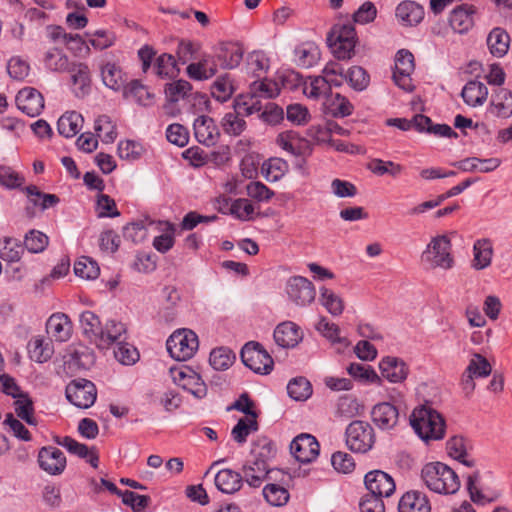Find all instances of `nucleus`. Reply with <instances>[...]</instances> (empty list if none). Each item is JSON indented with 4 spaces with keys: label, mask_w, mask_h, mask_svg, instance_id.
Masks as SVG:
<instances>
[{
    "label": "nucleus",
    "mask_w": 512,
    "mask_h": 512,
    "mask_svg": "<svg viewBox=\"0 0 512 512\" xmlns=\"http://www.w3.org/2000/svg\"><path fill=\"white\" fill-rule=\"evenodd\" d=\"M241 359L245 366L258 374H269L273 369V359L261 344L248 342L241 350Z\"/></svg>",
    "instance_id": "7"
},
{
    "label": "nucleus",
    "mask_w": 512,
    "mask_h": 512,
    "mask_svg": "<svg viewBox=\"0 0 512 512\" xmlns=\"http://www.w3.org/2000/svg\"><path fill=\"white\" fill-rule=\"evenodd\" d=\"M16 104L23 113L35 117L44 109V97L37 89L25 87L18 92Z\"/></svg>",
    "instance_id": "15"
},
{
    "label": "nucleus",
    "mask_w": 512,
    "mask_h": 512,
    "mask_svg": "<svg viewBox=\"0 0 512 512\" xmlns=\"http://www.w3.org/2000/svg\"><path fill=\"white\" fill-rule=\"evenodd\" d=\"M72 73L71 78L72 82L75 86H78L82 95H84L90 85V70L89 67L84 63L73 64V67H70V71Z\"/></svg>",
    "instance_id": "60"
},
{
    "label": "nucleus",
    "mask_w": 512,
    "mask_h": 512,
    "mask_svg": "<svg viewBox=\"0 0 512 512\" xmlns=\"http://www.w3.org/2000/svg\"><path fill=\"white\" fill-rule=\"evenodd\" d=\"M461 96L467 105L480 106L487 99L488 88L482 82L469 81L462 89Z\"/></svg>",
    "instance_id": "33"
},
{
    "label": "nucleus",
    "mask_w": 512,
    "mask_h": 512,
    "mask_svg": "<svg viewBox=\"0 0 512 512\" xmlns=\"http://www.w3.org/2000/svg\"><path fill=\"white\" fill-rule=\"evenodd\" d=\"M145 149L139 142L133 140L120 141L118 144V155L121 159L134 161L141 157Z\"/></svg>",
    "instance_id": "63"
},
{
    "label": "nucleus",
    "mask_w": 512,
    "mask_h": 512,
    "mask_svg": "<svg viewBox=\"0 0 512 512\" xmlns=\"http://www.w3.org/2000/svg\"><path fill=\"white\" fill-rule=\"evenodd\" d=\"M501 164L499 158L480 159L477 157H469L461 161L453 163L454 166L464 172L479 171L489 173L496 170Z\"/></svg>",
    "instance_id": "31"
},
{
    "label": "nucleus",
    "mask_w": 512,
    "mask_h": 512,
    "mask_svg": "<svg viewBox=\"0 0 512 512\" xmlns=\"http://www.w3.org/2000/svg\"><path fill=\"white\" fill-rule=\"evenodd\" d=\"M409 420L415 433L425 442L438 441L445 436L444 418L427 404L414 408Z\"/></svg>",
    "instance_id": "3"
},
{
    "label": "nucleus",
    "mask_w": 512,
    "mask_h": 512,
    "mask_svg": "<svg viewBox=\"0 0 512 512\" xmlns=\"http://www.w3.org/2000/svg\"><path fill=\"white\" fill-rule=\"evenodd\" d=\"M235 361V354L227 348H217L210 353V365L219 371L227 370Z\"/></svg>",
    "instance_id": "54"
},
{
    "label": "nucleus",
    "mask_w": 512,
    "mask_h": 512,
    "mask_svg": "<svg viewBox=\"0 0 512 512\" xmlns=\"http://www.w3.org/2000/svg\"><path fill=\"white\" fill-rule=\"evenodd\" d=\"M194 135L197 141L208 147L213 146L218 141L220 132L215 124V121L209 116H199L195 119Z\"/></svg>",
    "instance_id": "18"
},
{
    "label": "nucleus",
    "mask_w": 512,
    "mask_h": 512,
    "mask_svg": "<svg viewBox=\"0 0 512 512\" xmlns=\"http://www.w3.org/2000/svg\"><path fill=\"white\" fill-rule=\"evenodd\" d=\"M262 171L269 182H276L288 171V163L281 158H271L263 164Z\"/></svg>",
    "instance_id": "48"
},
{
    "label": "nucleus",
    "mask_w": 512,
    "mask_h": 512,
    "mask_svg": "<svg viewBox=\"0 0 512 512\" xmlns=\"http://www.w3.org/2000/svg\"><path fill=\"white\" fill-rule=\"evenodd\" d=\"M15 413L19 418L24 420L29 425H37V420L34 417V407L32 400L27 394H21L16 397Z\"/></svg>",
    "instance_id": "53"
},
{
    "label": "nucleus",
    "mask_w": 512,
    "mask_h": 512,
    "mask_svg": "<svg viewBox=\"0 0 512 512\" xmlns=\"http://www.w3.org/2000/svg\"><path fill=\"white\" fill-rule=\"evenodd\" d=\"M361 406L356 398L343 396L336 404L335 414L338 417L349 419L360 414Z\"/></svg>",
    "instance_id": "59"
},
{
    "label": "nucleus",
    "mask_w": 512,
    "mask_h": 512,
    "mask_svg": "<svg viewBox=\"0 0 512 512\" xmlns=\"http://www.w3.org/2000/svg\"><path fill=\"white\" fill-rule=\"evenodd\" d=\"M320 51L313 42H306L294 50L295 63L303 68L312 67L319 60Z\"/></svg>",
    "instance_id": "37"
},
{
    "label": "nucleus",
    "mask_w": 512,
    "mask_h": 512,
    "mask_svg": "<svg viewBox=\"0 0 512 512\" xmlns=\"http://www.w3.org/2000/svg\"><path fill=\"white\" fill-rule=\"evenodd\" d=\"M365 485L371 496L383 499L390 497L395 491L394 479L386 472L373 470L365 475Z\"/></svg>",
    "instance_id": "14"
},
{
    "label": "nucleus",
    "mask_w": 512,
    "mask_h": 512,
    "mask_svg": "<svg viewBox=\"0 0 512 512\" xmlns=\"http://www.w3.org/2000/svg\"><path fill=\"white\" fill-rule=\"evenodd\" d=\"M45 67L53 72L70 71L71 63L63 50L53 47L47 50L43 57Z\"/></svg>",
    "instance_id": "38"
},
{
    "label": "nucleus",
    "mask_w": 512,
    "mask_h": 512,
    "mask_svg": "<svg viewBox=\"0 0 512 512\" xmlns=\"http://www.w3.org/2000/svg\"><path fill=\"white\" fill-rule=\"evenodd\" d=\"M170 375L176 385L189 391L196 398L201 399L206 396L207 387L204 381L191 368L185 366L171 368Z\"/></svg>",
    "instance_id": "10"
},
{
    "label": "nucleus",
    "mask_w": 512,
    "mask_h": 512,
    "mask_svg": "<svg viewBox=\"0 0 512 512\" xmlns=\"http://www.w3.org/2000/svg\"><path fill=\"white\" fill-rule=\"evenodd\" d=\"M40 467L50 475L62 473L66 467L64 453L56 447H43L38 453Z\"/></svg>",
    "instance_id": "17"
},
{
    "label": "nucleus",
    "mask_w": 512,
    "mask_h": 512,
    "mask_svg": "<svg viewBox=\"0 0 512 512\" xmlns=\"http://www.w3.org/2000/svg\"><path fill=\"white\" fill-rule=\"evenodd\" d=\"M372 421L382 430H390L399 420L398 409L391 403L383 402L375 405L371 412Z\"/></svg>",
    "instance_id": "20"
},
{
    "label": "nucleus",
    "mask_w": 512,
    "mask_h": 512,
    "mask_svg": "<svg viewBox=\"0 0 512 512\" xmlns=\"http://www.w3.org/2000/svg\"><path fill=\"white\" fill-rule=\"evenodd\" d=\"M222 68L233 69L237 67L243 58V49L234 43L221 45L216 56Z\"/></svg>",
    "instance_id": "34"
},
{
    "label": "nucleus",
    "mask_w": 512,
    "mask_h": 512,
    "mask_svg": "<svg viewBox=\"0 0 512 512\" xmlns=\"http://www.w3.org/2000/svg\"><path fill=\"white\" fill-rule=\"evenodd\" d=\"M102 81L108 88L118 91L121 88L124 89V83L126 79L122 73V70L115 63H106L100 67Z\"/></svg>",
    "instance_id": "41"
},
{
    "label": "nucleus",
    "mask_w": 512,
    "mask_h": 512,
    "mask_svg": "<svg viewBox=\"0 0 512 512\" xmlns=\"http://www.w3.org/2000/svg\"><path fill=\"white\" fill-rule=\"evenodd\" d=\"M302 339V332L299 327L291 322L286 321L279 324L274 330V340L282 348H293Z\"/></svg>",
    "instance_id": "25"
},
{
    "label": "nucleus",
    "mask_w": 512,
    "mask_h": 512,
    "mask_svg": "<svg viewBox=\"0 0 512 512\" xmlns=\"http://www.w3.org/2000/svg\"><path fill=\"white\" fill-rule=\"evenodd\" d=\"M347 372L354 379H357V380L365 382V383H372V384L380 385L382 382L381 377L369 365L360 364V363H351L347 367Z\"/></svg>",
    "instance_id": "45"
},
{
    "label": "nucleus",
    "mask_w": 512,
    "mask_h": 512,
    "mask_svg": "<svg viewBox=\"0 0 512 512\" xmlns=\"http://www.w3.org/2000/svg\"><path fill=\"white\" fill-rule=\"evenodd\" d=\"M95 131L104 143H113L117 137L116 125L107 115H101L96 119Z\"/></svg>",
    "instance_id": "50"
},
{
    "label": "nucleus",
    "mask_w": 512,
    "mask_h": 512,
    "mask_svg": "<svg viewBox=\"0 0 512 512\" xmlns=\"http://www.w3.org/2000/svg\"><path fill=\"white\" fill-rule=\"evenodd\" d=\"M80 324L84 335L96 344L103 327L99 317L92 311H84L80 315Z\"/></svg>",
    "instance_id": "43"
},
{
    "label": "nucleus",
    "mask_w": 512,
    "mask_h": 512,
    "mask_svg": "<svg viewBox=\"0 0 512 512\" xmlns=\"http://www.w3.org/2000/svg\"><path fill=\"white\" fill-rule=\"evenodd\" d=\"M269 67V60L261 51H253L247 57L246 69L254 77L260 78Z\"/></svg>",
    "instance_id": "52"
},
{
    "label": "nucleus",
    "mask_w": 512,
    "mask_h": 512,
    "mask_svg": "<svg viewBox=\"0 0 512 512\" xmlns=\"http://www.w3.org/2000/svg\"><path fill=\"white\" fill-rule=\"evenodd\" d=\"M123 96L132 99L140 105L148 106L152 102V94L139 81L134 80L123 89Z\"/></svg>",
    "instance_id": "44"
},
{
    "label": "nucleus",
    "mask_w": 512,
    "mask_h": 512,
    "mask_svg": "<svg viewBox=\"0 0 512 512\" xmlns=\"http://www.w3.org/2000/svg\"><path fill=\"white\" fill-rule=\"evenodd\" d=\"M187 74L194 80H207L217 73V64L210 56H205L196 63L187 66Z\"/></svg>",
    "instance_id": "35"
},
{
    "label": "nucleus",
    "mask_w": 512,
    "mask_h": 512,
    "mask_svg": "<svg viewBox=\"0 0 512 512\" xmlns=\"http://www.w3.org/2000/svg\"><path fill=\"white\" fill-rule=\"evenodd\" d=\"M154 68L156 74L162 78H172L179 73L176 59L173 55L167 53L161 54L156 59Z\"/></svg>",
    "instance_id": "49"
},
{
    "label": "nucleus",
    "mask_w": 512,
    "mask_h": 512,
    "mask_svg": "<svg viewBox=\"0 0 512 512\" xmlns=\"http://www.w3.org/2000/svg\"><path fill=\"white\" fill-rule=\"evenodd\" d=\"M510 38L502 28H494L487 37L490 53L496 57H503L509 49Z\"/></svg>",
    "instance_id": "40"
},
{
    "label": "nucleus",
    "mask_w": 512,
    "mask_h": 512,
    "mask_svg": "<svg viewBox=\"0 0 512 512\" xmlns=\"http://www.w3.org/2000/svg\"><path fill=\"white\" fill-rule=\"evenodd\" d=\"M381 376L391 383L403 382L409 373L406 363L397 357H384L379 363Z\"/></svg>",
    "instance_id": "19"
},
{
    "label": "nucleus",
    "mask_w": 512,
    "mask_h": 512,
    "mask_svg": "<svg viewBox=\"0 0 512 512\" xmlns=\"http://www.w3.org/2000/svg\"><path fill=\"white\" fill-rule=\"evenodd\" d=\"M286 293L293 303L301 307L310 305L316 296L312 282L302 276H293L288 279Z\"/></svg>",
    "instance_id": "12"
},
{
    "label": "nucleus",
    "mask_w": 512,
    "mask_h": 512,
    "mask_svg": "<svg viewBox=\"0 0 512 512\" xmlns=\"http://www.w3.org/2000/svg\"><path fill=\"white\" fill-rule=\"evenodd\" d=\"M23 253L22 246L14 238H4L0 241V258L7 262H18Z\"/></svg>",
    "instance_id": "58"
},
{
    "label": "nucleus",
    "mask_w": 512,
    "mask_h": 512,
    "mask_svg": "<svg viewBox=\"0 0 512 512\" xmlns=\"http://www.w3.org/2000/svg\"><path fill=\"white\" fill-rule=\"evenodd\" d=\"M167 350L178 361L190 359L198 349V337L189 329L175 331L167 340Z\"/></svg>",
    "instance_id": "6"
},
{
    "label": "nucleus",
    "mask_w": 512,
    "mask_h": 512,
    "mask_svg": "<svg viewBox=\"0 0 512 512\" xmlns=\"http://www.w3.org/2000/svg\"><path fill=\"white\" fill-rule=\"evenodd\" d=\"M46 331L55 341L65 342L71 337L72 324L64 313H55L47 320Z\"/></svg>",
    "instance_id": "22"
},
{
    "label": "nucleus",
    "mask_w": 512,
    "mask_h": 512,
    "mask_svg": "<svg viewBox=\"0 0 512 512\" xmlns=\"http://www.w3.org/2000/svg\"><path fill=\"white\" fill-rule=\"evenodd\" d=\"M221 125L224 132L232 136H239L246 129V122L237 111L226 113L222 118Z\"/></svg>",
    "instance_id": "57"
},
{
    "label": "nucleus",
    "mask_w": 512,
    "mask_h": 512,
    "mask_svg": "<svg viewBox=\"0 0 512 512\" xmlns=\"http://www.w3.org/2000/svg\"><path fill=\"white\" fill-rule=\"evenodd\" d=\"M83 124V117L80 113L75 111L66 112L63 114L58 122V132L64 137H74L81 129Z\"/></svg>",
    "instance_id": "39"
},
{
    "label": "nucleus",
    "mask_w": 512,
    "mask_h": 512,
    "mask_svg": "<svg viewBox=\"0 0 512 512\" xmlns=\"http://www.w3.org/2000/svg\"><path fill=\"white\" fill-rule=\"evenodd\" d=\"M346 445L355 453H367L375 444V432L366 421H352L345 431Z\"/></svg>",
    "instance_id": "5"
},
{
    "label": "nucleus",
    "mask_w": 512,
    "mask_h": 512,
    "mask_svg": "<svg viewBox=\"0 0 512 512\" xmlns=\"http://www.w3.org/2000/svg\"><path fill=\"white\" fill-rule=\"evenodd\" d=\"M28 352L32 360L43 363L49 360L53 355V345L51 339L43 337H34L28 343Z\"/></svg>",
    "instance_id": "36"
},
{
    "label": "nucleus",
    "mask_w": 512,
    "mask_h": 512,
    "mask_svg": "<svg viewBox=\"0 0 512 512\" xmlns=\"http://www.w3.org/2000/svg\"><path fill=\"white\" fill-rule=\"evenodd\" d=\"M399 512H431V505L426 494L411 490L407 491L399 500Z\"/></svg>",
    "instance_id": "24"
},
{
    "label": "nucleus",
    "mask_w": 512,
    "mask_h": 512,
    "mask_svg": "<svg viewBox=\"0 0 512 512\" xmlns=\"http://www.w3.org/2000/svg\"><path fill=\"white\" fill-rule=\"evenodd\" d=\"M448 455L467 467H474L476 461L471 457L469 442L461 436H453L446 443Z\"/></svg>",
    "instance_id": "26"
},
{
    "label": "nucleus",
    "mask_w": 512,
    "mask_h": 512,
    "mask_svg": "<svg viewBox=\"0 0 512 512\" xmlns=\"http://www.w3.org/2000/svg\"><path fill=\"white\" fill-rule=\"evenodd\" d=\"M451 250L450 238L446 235H437L431 239L422 253V260L431 268L449 270L454 266Z\"/></svg>",
    "instance_id": "4"
},
{
    "label": "nucleus",
    "mask_w": 512,
    "mask_h": 512,
    "mask_svg": "<svg viewBox=\"0 0 512 512\" xmlns=\"http://www.w3.org/2000/svg\"><path fill=\"white\" fill-rule=\"evenodd\" d=\"M276 143L288 153L294 156H305L312 152L310 141L302 138L296 131L288 130L281 132Z\"/></svg>",
    "instance_id": "16"
},
{
    "label": "nucleus",
    "mask_w": 512,
    "mask_h": 512,
    "mask_svg": "<svg viewBox=\"0 0 512 512\" xmlns=\"http://www.w3.org/2000/svg\"><path fill=\"white\" fill-rule=\"evenodd\" d=\"M494 250L492 241L489 238H481L473 244V259L471 266L475 270H483L492 263Z\"/></svg>",
    "instance_id": "27"
},
{
    "label": "nucleus",
    "mask_w": 512,
    "mask_h": 512,
    "mask_svg": "<svg viewBox=\"0 0 512 512\" xmlns=\"http://www.w3.org/2000/svg\"><path fill=\"white\" fill-rule=\"evenodd\" d=\"M421 479L430 491L440 495L455 494L461 487L457 473L442 462L425 464L421 470Z\"/></svg>",
    "instance_id": "2"
},
{
    "label": "nucleus",
    "mask_w": 512,
    "mask_h": 512,
    "mask_svg": "<svg viewBox=\"0 0 512 512\" xmlns=\"http://www.w3.org/2000/svg\"><path fill=\"white\" fill-rule=\"evenodd\" d=\"M257 448L252 449V460H248L242 468L243 480L251 487L257 488L265 480H272V474L278 473V470L269 469L268 460L274 456V445L268 439L259 440Z\"/></svg>",
    "instance_id": "1"
},
{
    "label": "nucleus",
    "mask_w": 512,
    "mask_h": 512,
    "mask_svg": "<svg viewBox=\"0 0 512 512\" xmlns=\"http://www.w3.org/2000/svg\"><path fill=\"white\" fill-rule=\"evenodd\" d=\"M395 15L401 25L412 27L423 20L424 9L415 1L406 0L398 4Z\"/></svg>",
    "instance_id": "23"
},
{
    "label": "nucleus",
    "mask_w": 512,
    "mask_h": 512,
    "mask_svg": "<svg viewBox=\"0 0 512 512\" xmlns=\"http://www.w3.org/2000/svg\"><path fill=\"white\" fill-rule=\"evenodd\" d=\"M74 272L82 279L92 280L99 276L100 269L94 260L83 256L75 262Z\"/></svg>",
    "instance_id": "56"
},
{
    "label": "nucleus",
    "mask_w": 512,
    "mask_h": 512,
    "mask_svg": "<svg viewBox=\"0 0 512 512\" xmlns=\"http://www.w3.org/2000/svg\"><path fill=\"white\" fill-rule=\"evenodd\" d=\"M491 372L492 366L489 361L480 353H473L461 377V386L466 396L471 395L474 391L475 378H485Z\"/></svg>",
    "instance_id": "8"
},
{
    "label": "nucleus",
    "mask_w": 512,
    "mask_h": 512,
    "mask_svg": "<svg viewBox=\"0 0 512 512\" xmlns=\"http://www.w3.org/2000/svg\"><path fill=\"white\" fill-rule=\"evenodd\" d=\"M123 340H126L125 325L121 322L110 320L102 327L101 335L96 340V346L101 349H107L111 345H117Z\"/></svg>",
    "instance_id": "21"
},
{
    "label": "nucleus",
    "mask_w": 512,
    "mask_h": 512,
    "mask_svg": "<svg viewBox=\"0 0 512 512\" xmlns=\"http://www.w3.org/2000/svg\"><path fill=\"white\" fill-rule=\"evenodd\" d=\"M233 92L234 87L228 74L218 77L211 86V94L219 102L230 99Z\"/></svg>",
    "instance_id": "55"
},
{
    "label": "nucleus",
    "mask_w": 512,
    "mask_h": 512,
    "mask_svg": "<svg viewBox=\"0 0 512 512\" xmlns=\"http://www.w3.org/2000/svg\"><path fill=\"white\" fill-rule=\"evenodd\" d=\"M320 445L310 434L296 436L290 444L292 455L301 463H310L319 455Z\"/></svg>",
    "instance_id": "13"
},
{
    "label": "nucleus",
    "mask_w": 512,
    "mask_h": 512,
    "mask_svg": "<svg viewBox=\"0 0 512 512\" xmlns=\"http://www.w3.org/2000/svg\"><path fill=\"white\" fill-rule=\"evenodd\" d=\"M288 395L296 401H305L312 394L311 383L304 377H296L287 385Z\"/></svg>",
    "instance_id": "46"
},
{
    "label": "nucleus",
    "mask_w": 512,
    "mask_h": 512,
    "mask_svg": "<svg viewBox=\"0 0 512 512\" xmlns=\"http://www.w3.org/2000/svg\"><path fill=\"white\" fill-rule=\"evenodd\" d=\"M474 13L472 5L462 4L454 8L449 17L450 26L459 34L467 32L473 26Z\"/></svg>",
    "instance_id": "28"
},
{
    "label": "nucleus",
    "mask_w": 512,
    "mask_h": 512,
    "mask_svg": "<svg viewBox=\"0 0 512 512\" xmlns=\"http://www.w3.org/2000/svg\"><path fill=\"white\" fill-rule=\"evenodd\" d=\"M258 430V422L254 418H240L231 431L233 440L239 444L246 442L247 437Z\"/></svg>",
    "instance_id": "47"
},
{
    "label": "nucleus",
    "mask_w": 512,
    "mask_h": 512,
    "mask_svg": "<svg viewBox=\"0 0 512 512\" xmlns=\"http://www.w3.org/2000/svg\"><path fill=\"white\" fill-rule=\"evenodd\" d=\"M415 69L414 56L406 50H399L395 57V68L393 72V80L395 84L406 92L414 89L411 74Z\"/></svg>",
    "instance_id": "11"
},
{
    "label": "nucleus",
    "mask_w": 512,
    "mask_h": 512,
    "mask_svg": "<svg viewBox=\"0 0 512 512\" xmlns=\"http://www.w3.org/2000/svg\"><path fill=\"white\" fill-rule=\"evenodd\" d=\"M490 112L500 118L512 116V92L499 88L492 96Z\"/></svg>",
    "instance_id": "32"
},
{
    "label": "nucleus",
    "mask_w": 512,
    "mask_h": 512,
    "mask_svg": "<svg viewBox=\"0 0 512 512\" xmlns=\"http://www.w3.org/2000/svg\"><path fill=\"white\" fill-rule=\"evenodd\" d=\"M414 128L439 137L456 138L458 134L447 124H433L432 120L423 114L414 116Z\"/></svg>",
    "instance_id": "29"
},
{
    "label": "nucleus",
    "mask_w": 512,
    "mask_h": 512,
    "mask_svg": "<svg viewBox=\"0 0 512 512\" xmlns=\"http://www.w3.org/2000/svg\"><path fill=\"white\" fill-rule=\"evenodd\" d=\"M263 496L266 501L272 506H282L287 503L289 499L288 491L277 484H267L263 488Z\"/></svg>",
    "instance_id": "62"
},
{
    "label": "nucleus",
    "mask_w": 512,
    "mask_h": 512,
    "mask_svg": "<svg viewBox=\"0 0 512 512\" xmlns=\"http://www.w3.org/2000/svg\"><path fill=\"white\" fill-rule=\"evenodd\" d=\"M319 302L334 317L340 316L345 308L344 300L327 287L320 288Z\"/></svg>",
    "instance_id": "42"
},
{
    "label": "nucleus",
    "mask_w": 512,
    "mask_h": 512,
    "mask_svg": "<svg viewBox=\"0 0 512 512\" xmlns=\"http://www.w3.org/2000/svg\"><path fill=\"white\" fill-rule=\"evenodd\" d=\"M95 385L86 379L79 378L71 381L66 387V398L76 407L89 408L96 400Z\"/></svg>",
    "instance_id": "9"
},
{
    "label": "nucleus",
    "mask_w": 512,
    "mask_h": 512,
    "mask_svg": "<svg viewBox=\"0 0 512 512\" xmlns=\"http://www.w3.org/2000/svg\"><path fill=\"white\" fill-rule=\"evenodd\" d=\"M91 38L89 43L96 50H104L112 47L116 42V34L108 30H96L93 33H88Z\"/></svg>",
    "instance_id": "64"
},
{
    "label": "nucleus",
    "mask_w": 512,
    "mask_h": 512,
    "mask_svg": "<svg viewBox=\"0 0 512 512\" xmlns=\"http://www.w3.org/2000/svg\"><path fill=\"white\" fill-rule=\"evenodd\" d=\"M280 92L278 84L271 80H256L250 85L249 94L253 97L271 99L276 97Z\"/></svg>",
    "instance_id": "51"
},
{
    "label": "nucleus",
    "mask_w": 512,
    "mask_h": 512,
    "mask_svg": "<svg viewBox=\"0 0 512 512\" xmlns=\"http://www.w3.org/2000/svg\"><path fill=\"white\" fill-rule=\"evenodd\" d=\"M315 328L332 343L347 344V339L340 337V328L337 324L329 322L326 317H321Z\"/></svg>",
    "instance_id": "61"
},
{
    "label": "nucleus",
    "mask_w": 512,
    "mask_h": 512,
    "mask_svg": "<svg viewBox=\"0 0 512 512\" xmlns=\"http://www.w3.org/2000/svg\"><path fill=\"white\" fill-rule=\"evenodd\" d=\"M215 485L223 493L233 494L240 490L243 483L242 474L232 469H222L215 475Z\"/></svg>",
    "instance_id": "30"
}]
</instances>
